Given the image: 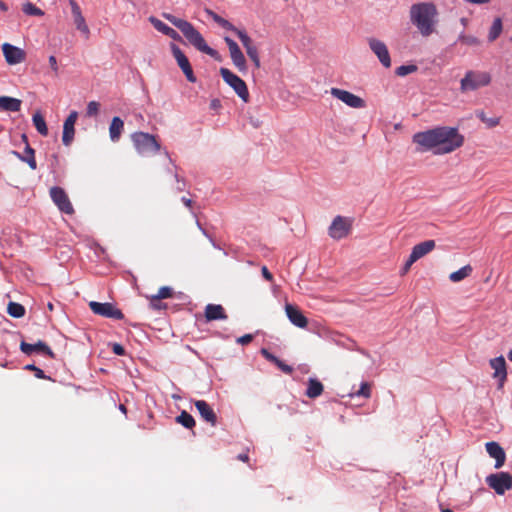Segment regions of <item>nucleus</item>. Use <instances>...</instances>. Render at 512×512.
<instances>
[{"instance_id": "f257e3e1", "label": "nucleus", "mask_w": 512, "mask_h": 512, "mask_svg": "<svg viewBox=\"0 0 512 512\" xmlns=\"http://www.w3.org/2000/svg\"><path fill=\"white\" fill-rule=\"evenodd\" d=\"M412 142L418 153L445 155L460 148L464 144V136L455 127L438 126L415 133Z\"/></svg>"}, {"instance_id": "f03ea898", "label": "nucleus", "mask_w": 512, "mask_h": 512, "mask_svg": "<svg viewBox=\"0 0 512 512\" xmlns=\"http://www.w3.org/2000/svg\"><path fill=\"white\" fill-rule=\"evenodd\" d=\"M410 21L423 37L436 33L438 10L432 2H421L410 7Z\"/></svg>"}, {"instance_id": "7ed1b4c3", "label": "nucleus", "mask_w": 512, "mask_h": 512, "mask_svg": "<svg viewBox=\"0 0 512 512\" xmlns=\"http://www.w3.org/2000/svg\"><path fill=\"white\" fill-rule=\"evenodd\" d=\"M163 16L173 26L178 28L185 36V38L188 40V42L191 45H193L197 50L211 56L215 60H221V56L219 55V53L215 49L207 45L201 33L190 22L178 18L172 14H164Z\"/></svg>"}, {"instance_id": "20e7f679", "label": "nucleus", "mask_w": 512, "mask_h": 512, "mask_svg": "<svg viewBox=\"0 0 512 512\" xmlns=\"http://www.w3.org/2000/svg\"><path fill=\"white\" fill-rule=\"evenodd\" d=\"M491 75L486 71L469 70L460 81V91L467 93L486 87L491 83Z\"/></svg>"}, {"instance_id": "39448f33", "label": "nucleus", "mask_w": 512, "mask_h": 512, "mask_svg": "<svg viewBox=\"0 0 512 512\" xmlns=\"http://www.w3.org/2000/svg\"><path fill=\"white\" fill-rule=\"evenodd\" d=\"M131 139L136 151L141 155L155 154L161 148L155 136L146 132H135L131 135Z\"/></svg>"}, {"instance_id": "423d86ee", "label": "nucleus", "mask_w": 512, "mask_h": 512, "mask_svg": "<svg viewBox=\"0 0 512 512\" xmlns=\"http://www.w3.org/2000/svg\"><path fill=\"white\" fill-rule=\"evenodd\" d=\"M220 75L223 80L235 91L239 98L247 103L250 96L246 83L227 68H220Z\"/></svg>"}, {"instance_id": "0eeeda50", "label": "nucleus", "mask_w": 512, "mask_h": 512, "mask_svg": "<svg viewBox=\"0 0 512 512\" xmlns=\"http://www.w3.org/2000/svg\"><path fill=\"white\" fill-rule=\"evenodd\" d=\"M486 484L498 495H503L512 489V475L508 472H498L486 477Z\"/></svg>"}, {"instance_id": "6e6552de", "label": "nucleus", "mask_w": 512, "mask_h": 512, "mask_svg": "<svg viewBox=\"0 0 512 512\" xmlns=\"http://www.w3.org/2000/svg\"><path fill=\"white\" fill-rule=\"evenodd\" d=\"M330 93L333 97L337 98L347 106L351 108H364L366 106V102L361 97L340 88H331Z\"/></svg>"}, {"instance_id": "1a4fd4ad", "label": "nucleus", "mask_w": 512, "mask_h": 512, "mask_svg": "<svg viewBox=\"0 0 512 512\" xmlns=\"http://www.w3.org/2000/svg\"><path fill=\"white\" fill-rule=\"evenodd\" d=\"M89 307L96 315L117 320L123 319L124 315L121 310L117 309L112 303H100L96 301L89 302Z\"/></svg>"}, {"instance_id": "9d476101", "label": "nucleus", "mask_w": 512, "mask_h": 512, "mask_svg": "<svg viewBox=\"0 0 512 512\" xmlns=\"http://www.w3.org/2000/svg\"><path fill=\"white\" fill-rule=\"evenodd\" d=\"M370 50L376 55L385 68L391 67V58L386 44L374 37L367 39Z\"/></svg>"}, {"instance_id": "9b49d317", "label": "nucleus", "mask_w": 512, "mask_h": 512, "mask_svg": "<svg viewBox=\"0 0 512 512\" xmlns=\"http://www.w3.org/2000/svg\"><path fill=\"white\" fill-rule=\"evenodd\" d=\"M352 221L346 217L336 216L329 227V235L336 240L342 239L351 231Z\"/></svg>"}, {"instance_id": "f8f14e48", "label": "nucleus", "mask_w": 512, "mask_h": 512, "mask_svg": "<svg viewBox=\"0 0 512 512\" xmlns=\"http://www.w3.org/2000/svg\"><path fill=\"white\" fill-rule=\"evenodd\" d=\"M224 41L228 46L230 57H231L233 64L235 65V67L240 72H246L247 71L246 59H245L243 52L239 48L238 44L233 39H231L230 37H227V36L224 37Z\"/></svg>"}, {"instance_id": "ddd939ff", "label": "nucleus", "mask_w": 512, "mask_h": 512, "mask_svg": "<svg viewBox=\"0 0 512 512\" xmlns=\"http://www.w3.org/2000/svg\"><path fill=\"white\" fill-rule=\"evenodd\" d=\"M171 51H172V54H173L175 60L177 61L178 66L183 71L187 80L191 83H195L196 77L193 73L192 67H191L190 62H189L188 58L186 57V55L175 44H171Z\"/></svg>"}, {"instance_id": "4468645a", "label": "nucleus", "mask_w": 512, "mask_h": 512, "mask_svg": "<svg viewBox=\"0 0 512 512\" xmlns=\"http://www.w3.org/2000/svg\"><path fill=\"white\" fill-rule=\"evenodd\" d=\"M50 196L61 212L65 214H72L74 212V208L64 189L61 187H52L50 189Z\"/></svg>"}, {"instance_id": "2eb2a0df", "label": "nucleus", "mask_w": 512, "mask_h": 512, "mask_svg": "<svg viewBox=\"0 0 512 512\" xmlns=\"http://www.w3.org/2000/svg\"><path fill=\"white\" fill-rule=\"evenodd\" d=\"M2 52L6 62L9 65H16L22 63L26 59V52L10 43H4L2 45Z\"/></svg>"}, {"instance_id": "dca6fc26", "label": "nucleus", "mask_w": 512, "mask_h": 512, "mask_svg": "<svg viewBox=\"0 0 512 512\" xmlns=\"http://www.w3.org/2000/svg\"><path fill=\"white\" fill-rule=\"evenodd\" d=\"M485 448L489 456L495 459V469H500L506 461V453L499 443L495 441L487 442Z\"/></svg>"}, {"instance_id": "f3484780", "label": "nucleus", "mask_w": 512, "mask_h": 512, "mask_svg": "<svg viewBox=\"0 0 512 512\" xmlns=\"http://www.w3.org/2000/svg\"><path fill=\"white\" fill-rule=\"evenodd\" d=\"M78 118V113L76 111H72L63 124V134H62V142L65 146H69L75 135V123Z\"/></svg>"}, {"instance_id": "a211bd4d", "label": "nucleus", "mask_w": 512, "mask_h": 512, "mask_svg": "<svg viewBox=\"0 0 512 512\" xmlns=\"http://www.w3.org/2000/svg\"><path fill=\"white\" fill-rule=\"evenodd\" d=\"M285 312L290 322L299 328H306L308 325V319L300 311V309L290 303H286Z\"/></svg>"}, {"instance_id": "6ab92c4d", "label": "nucleus", "mask_w": 512, "mask_h": 512, "mask_svg": "<svg viewBox=\"0 0 512 512\" xmlns=\"http://www.w3.org/2000/svg\"><path fill=\"white\" fill-rule=\"evenodd\" d=\"M490 366L494 370L493 377L498 379L499 388H502L507 378L506 361L503 356L490 360Z\"/></svg>"}, {"instance_id": "aec40b11", "label": "nucleus", "mask_w": 512, "mask_h": 512, "mask_svg": "<svg viewBox=\"0 0 512 512\" xmlns=\"http://www.w3.org/2000/svg\"><path fill=\"white\" fill-rule=\"evenodd\" d=\"M69 4L71 6V12L76 28L80 32H82L86 37H88L90 34V30L86 24L85 18L82 15L79 5L74 0H70Z\"/></svg>"}, {"instance_id": "412c9836", "label": "nucleus", "mask_w": 512, "mask_h": 512, "mask_svg": "<svg viewBox=\"0 0 512 512\" xmlns=\"http://www.w3.org/2000/svg\"><path fill=\"white\" fill-rule=\"evenodd\" d=\"M20 349L23 353L27 355H31L33 352H42L51 358L55 357V354L43 341H38L35 344H29L27 342L22 341L20 344Z\"/></svg>"}, {"instance_id": "4be33fe9", "label": "nucleus", "mask_w": 512, "mask_h": 512, "mask_svg": "<svg viewBox=\"0 0 512 512\" xmlns=\"http://www.w3.org/2000/svg\"><path fill=\"white\" fill-rule=\"evenodd\" d=\"M195 407L198 410L200 416L206 422L210 423L212 426H215L217 423V416L211 406L204 400L195 401Z\"/></svg>"}, {"instance_id": "5701e85b", "label": "nucleus", "mask_w": 512, "mask_h": 512, "mask_svg": "<svg viewBox=\"0 0 512 512\" xmlns=\"http://www.w3.org/2000/svg\"><path fill=\"white\" fill-rule=\"evenodd\" d=\"M204 315L208 322L215 320H226L228 317L222 305L219 304H208L205 307Z\"/></svg>"}, {"instance_id": "b1692460", "label": "nucleus", "mask_w": 512, "mask_h": 512, "mask_svg": "<svg viewBox=\"0 0 512 512\" xmlns=\"http://www.w3.org/2000/svg\"><path fill=\"white\" fill-rule=\"evenodd\" d=\"M435 245L436 244L434 240H426L424 242H421L412 248L410 256L412 257V259L417 261L420 258L427 255L428 253H430L435 248Z\"/></svg>"}, {"instance_id": "393cba45", "label": "nucleus", "mask_w": 512, "mask_h": 512, "mask_svg": "<svg viewBox=\"0 0 512 512\" xmlns=\"http://www.w3.org/2000/svg\"><path fill=\"white\" fill-rule=\"evenodd\" d=\"M149 20H150L151 24L154 26V28L156 30H158L159 32L172 38L173 40L181 41V36L175 29L169 27L168 25H166L161 20H159L155 17H150Z\"/></svg>"}, {"instance_id": "a878e982", "label": "nucleus", "mask_w": 512, "mask_h": 512, "mask_svg": "<svg viewBox=\"0 0 512 512\" xmlns=\"http://www.w3.org/2000/svg\"><path fill=\"white\" fill-rule=\"evenodd\" d=\"M22 101L10 96H0V110L5 112H18Z\"/></svg>"}, {"instance_id": "bb28decb", "label": "nucleus", "mask_w": 512, "mask_h": 512, "mask_svg": "<svg viewBox=\"0 0 512 512\" xmlns=\"http://www.w3.org/2000/svg\"><path fill=\"white\" fill-rule=\"evenodd\" d=\"M124 129L123 120L116 116L112 118V121L109 126V135L113 142H116L120 139L121 133Z\"/></svg>"}, {"instance_id": "cd10ccee", "label": "nucleus", "mask_w": 512, "mask_h": 512, "mask_svg": "<svg viewBox=\"0 0 512 512\" xmlns=\"http://www.w3.org/2000/svg\"><path fill=\"white\" fill-rule=\"evenodd\" d=\"M323 390H324V387L319 380H317L315 378H310L308 380V387L306 390L307 397L312 398V399L316 398L323 393Z\"/></svg>"}, {"instance_id": "c85d7f7f", "label": "nucleus", "mask_w": 512, "mask_h": 512, "mask_svg": "<svg viewBox=\"0 0 512 512\" xmlns=\"http://www.w3.org/2000/svg\"><path fill=\"white\" fill-rule=\"evenodd\" d=\"M15 156H17L20 160L24 161V162H27V164L29 165V167L32 169V170H35L36 167H37V164H36V160H35V152H34V149L31 148L28 144L26 145V148H25V156H22L20 153L16 152V151H13L12 152Z\"/></svg>"}, {"instance_id": "c756f323", "label": "nucleus", "mask_w": 512, "mask_h": 512, "mask_svg": "<svg viewBox=\"0 0 512 512\" xmlns=\"http://www.w3.org/2000/svg\"><path fill=\"white\" fill-rule=\"evenodd\" d=\"M503 31V24L501 18L497 17L494 19L489 32H488V41L494 42L502 33Z\"/></svg>"}, {"instance_id": "7c9ffc66", "label": "nucleus", "mask_w": 512, "mask_h": 512, "mask_svg": "<svg viewBox=\"0 0 512 512\" xmlns=\"http://www.w3.org/2000/svg\"><path fill=\"white\" fill-rule=\"evenodd\" d=\"M471 273H472V267L470 265H465L462 268H460L459 270L452 272L449 275V279L452 282L457 283V282H460L463 279L467 278L468 276H470Z\"/></svg>"}, {"instance_id": "2f4dec72", "label": "nucleus", "mask_w": 512, "mask_h": 512, "mask_svg": "<svg viewBox=\"0 0 512 512\" xmlns=\"http://www.w3.org/2000/svg\"><path fill=\"white\" fill-rule=\"evenodd\" d=\"M32 121H33V124H34L36 130L41 135H43V136H47L48 135V128H47L45 119H44V117L42 116V114L39 111H37L33 115Z\"/></svg>"}, {"instance_id": "473e14b6", "label": "nucleus", "mask_w": 512, "mask_h": 512, "mask_svg": "<svg viewBox=\"0 0 512 512\" xmlns=\"http://www.w3.org/2000/svg\"><path fill=\"white\" fill-rule=\"evenodd\" d=\"M208 14L213 19L214 22H216L219 26H221L223 29L229 30V31H236L237 27H235L231 22L224 19L223 17L219 16L213 11H208Z\"/></svg>"}, {"instance_id": "72a5a7b5", "label": "nucleus", "mask_w": 512, "mask_h": 512, "mask_svg": "<svg viewBox=\"0 0 512 512\" xmlns=\"http://www.w3.org/2000/svg\"><path fill=\"white\" fill-rule=\"evenodd\" d=\"M7 312L11 317L21 318L25 315V308L23 305L11 301L8 303Z\"/></svg>"}, {"instance_id": "f704fd0d", "label": "nucleus", "mask_w": 512, "mask_h": 512, "mask_svg": "<svg viewBox=\"0 0 512 512\" xmlns=\"http://www.w3.org/2000/svg\"><path fill=\"white\" fill-rule=\"evenodd\" d=\"M234 33L238 36L246 51L252 49L253 47H257L245 30L237 28Z\"/></svg>"}, {"instance_id": "c9c22d12", "label": "nucleus", "mask_w": 512, "mask_h": 512, "mask_svg": "<svg viewBox=\"0 0 512 512\" xmlns=\"http://www.w3.org/2000/svg\"><path fill=\"white\" fill-rule=\"evenodd\" d=\"M176 421L188 429H191L195 426L194 418L186 411H182L180 415L176 417Z\"/></svg>"}, {"instance_id": "e433bc0d", "label": "nucleus", "mask_w": 512, "mask_h": 512, "mask_svg": "<svg viewBox=\"0 0 512 512\" xmlns=\"http://www.w3.org/2000/svg\"><path fill=\"white\" fill-rule=\"evenodd\" d=\"M173 295V291L170 287L164 286L161 287L157 293V295H153L150 298V305H154V302L159 301L160 299L170 298Z\"/></svg>"}, {"instance_id": "4c0bfd02", "label": "nucleus", "mask_w": 512, "mask_h": 512, "mask_svg": "<svg viewBox=\"0 0 512 512\" xmlns=\"http://www.w3.org/2000/svg\"><path fill=\"white\" fill-rule=\"evenodd\" d=\"M22 11L26 14V15H29V16H43L44 15V12L36 7L34 4H32L31 2H26L22 5Z\"/></svg>"}, {"instance_id": "58836bf2", "label": "nucleus", "mask_w": 512, "mask_h": 512, "mask_svg": "<svg viewBox=\"0 0 512 512\" xmlns=\"http://www.w3.org/2000/svg\"><path fill=\"white\" fill-rule=\"evenodd\" d=\"M458 41L467 46H478L480 45V40L473 35H466L461 32L458 36Z\"/></svg>"}, {"instance_id": "ea45409f", "label": "nucleus", "mask_w": 512, "mask_h": 512, "mask_svg": "<svg viewBox=\"0 0 512 512\" xmlns=\"http://www.w3.org/2000/svg\"><path fill=\"white\" fill-rule=\"evenodd\" d=\"M477 117L486 124L488 128L496 127L499 122L500 118L498 117H487L486 114L483 111H480L477 113Z\"/></svg>"}, {"instance_id": "a19ab883", "label": "nucleus", "mask_w": 512, "mask_h": 512, "mask_svg": "<svg viewBox=\"0 0 512 512\" xmlns=\"http://www.w3.org/2000/svg\"><path fill=\"white\" fill-rule=\"evenodd\" d=\"M417 70H418V67L414 64L402 65L396 69L395 73L397 76L404 77L406 75L416 72Z\"/></svg>"}, {"instance_id": "79ce46f5", "label": "nucleus", "mask_w": 512, "mask_h": 512, "mask_svg": "<svg viewBox=\"0 0 512 512\" xmlns=\"http://www.w3.org/2000/svg\"><path fill=\"white\" fill-rule=\"evenodd\" d=\"M248 57L251 59V61L254 63L255 67L258 69L261 66L260 63V57L257 47H253L252 49H249L246 51Z\"/></svg>"}, {"instance_id": "37998d69", "label": "nucleus", "mask_w": 512, "mask_h": 512, "mask_svg": "<svg viewBox=\"0 0 512 512\" xmlns=\"http://www.w3.org/2000/svg\"><path fill=\"white\" fill-rule=\"evenodd\" d=\"M357 396H363L365 398H369L371 396L370 384L367 382H363L361 384L360 389L356 392Z\"/></svg>"}, {"instance_id": "c03bdc74", "label": "nucleus", "mask_w": 512, "mask_h": 512, "mask_svg": "<svg viewBox=\"0 0 512 512\" xmlns=\"http://www.w3.org/2000/svg\"><path fill=\"white\" fill-rule=\"evenodd\" d=\"M100 104L96 101H90L87 105V115L96 116L99 112Z\"/></svg>"}, {"instance_id": "a18cd8bd", "label": "nucleus", "mask_w": 512, "mask_h": 512, "mask_svg": "<svg viewBox=\"0 0 512 512\" xmlns=\"http://www.w3.org/2000/svg\"><path fill=\"white\" fill-rule=\"evenodd\" d=\"M274 364L284 373L286 374H291L293 372V368L284 363L282 360H280L279 358H276V361H274Z\"/></svg>"}, {"instance_id": "49530a36", "label": "nucleus", "mask_w": 512, "mask_h": 512, "mask_svg": "<svg viewBox=\"0 0 512 512\" xmlns=\"http://www.w3.org/2000/svg\"><path fill=\"white\" fill-rule=\"evenodd\" d=\"M25 369L27 370H31V371H34L35 373V376L39 379H46L47 376L44 374L43 370H41L40 368L36 367L35 365L33 364H29L25 367Z\"/></svg>"}, {"instance_id": "de8ad7c7", "label": "nucleus", "mask_w": 512, "mask_h": 512, "mask_svg": "<svg viewBox=\"0 0 512 512\" xmlns=\"http://www.w3.org/2000/svg\"><path fill=\"white\" fill-rule=\"evenodd\" d=\"M48 61H49V64H50L51 69H52V70H53V72H54V75H55V76H58V70H59V68H58V63H57V59H56V57H55V56H53V55H51V56L49 57Z\"/></svg>"}, {"instance_id": "09e8293b", "label": "nucleus", "mask_w": 512, "mask_h": 512, "mask_svg": "<svg viewBox=\"0 0 512 512\" xmlns=\"http://www.w3.org/2000/svg\"><path fill=\"white\" fill-rule=\"evenodd\" d=\"M253 340V335L252 334H245L239 338H237V343L238 344H241V345H247L249 344L251 341Z\"/></svg>"}, {"instance_id": "8fccbe9b", "label": "nucleus", "mask_w": 512, "mask_h": 512, "mask_svg": "<svg viewBox=\"0 0 512 512\" xmlns=\"http://www.w3.org/2000/svg\"><path fill=\"white\" fill-rule=\"evenodd\" d=\"M416 261L414 259H412L411 256H409L408 260L406 261V263L404 264L402 270H401V274L402 275H405L411 268V266L413 265V263H415Z\"/></svg>"}, {"instance_id": "3c124183", "label": "nucleus", "mask_w": 512, "mask_h": 512, "mask_svg": "<svg viewBox=\"0 0 512 512\" xmlns=\"http://www.w3.org/2000/svg\"><path fill=\"white\" fill-rule=\"evenodd\" d=\"M261 354L270 362L274 363L276 361V356H274L272 353H270L267 349L262 348Z\"/></svg>"}, {"instance_id": "603ef678", "label": "nucleus", "mask_w": 512, "mask_h": 512, "mask_svg": "<svg viewBox=\"0 0 512 512\" xmlns=\"http://www.w3.org/2000/svg\"><path fill=\"white\" fill-rule=\"evenodd\" d=\"M261 354L270 362L274 363L276 361V356H274L272 353H270L267 349L262 348Z\"/></svg>"}, {"instance_id": "864d4df0", "label": "nucleus", "mask_w": 512, "mask_h": 512, "mask_svg": "<svg viewBox=\"0 0 512 512\" xmlns=\"http://www.w3.org/2000/svg\"><path fill=\"white\" fill-rule=\"evenodd\" d=\"M112 350L116 355H124L125 353L123 346L119 343H114L112 346Z\"/></svg>"}, {"instance_id": "5fc2aeb1", "label": "nucleus", "mask_w": 512, "mask_h": 512, "mask_svg": "<svg viewBox=\"0 0 512 512\" xmlns=\"http://www.w3.org/2000/svg\"><path fill=\"white\" fill-rule=\"evenodd\" d=\"M222 107L221 101L217 98L212 99L210 102V108L212 110L218 111Z\"/></svg>"}, {"instance_id": "6e6d98bb", "label": "nucleus", "mask_w": 512, "mask_h": 512, "mask_svg": "<svg viewBox=\"0 0 512 512\" xmlns=\"http://www.w3.org/2000/svg\"><path fill=\"white\" fill-rule=\"evenodd\" d=\"M261 272H262L263 277L266 280H268V281H272L273 280V275L269 272V270L267 269L266 266L262 267Z\"/></svg>"}, {"instance_id": "4d7b16f0", "label": "nucleus", "mask_w": 512, "mask_h": 512, "mask_svg": "<svg viewBox=\"0 0 512 512\" xmlns=\"http://www.w3.org/2000/svg\"><path fill=\"white\" fill-rule=\"evenodd\" d=\"M237 458L243 462H247L249 460V456L247 453L239 454Z\"/></svg>"}, {"instance_id": "13d9d810", "label": "nucleus", "mask_w": 512, "mask_h": 512, "mask_svg": "<svg viewBox=\"0 0 512 512\" xmlns=\"http://www.w3.org/2000/svg\"><path fill=\"white\" fill-rule=\"evenodd\" d=\"M0 10L2 12H6L8 10V6L2 0H0Z\"/></svg>"}, {"instance_id": "bf43d9fd", "label": "nucleus", "mask_w": 512, "mask_h": 512, "mask_svg": "<svg viewBox=\"0 0 512 512\" xmlns=\"http://www.w3.org/2000/svg\"><path fill=\"white\" fill-rule=\"evenodd\" d=\"M460 23H461V25H462L463 27H466V26L468 25V23H469V20H468V18L462 17V18L460 19Z\"/></svg>"}, {"instance_id": "052dcab7", "label": "nucleus", "mask_w": 512, "mask_h": 512, "mask_svg": "<svg viewBox=\"0 0 512 512\" xmlns=\"http://www.w3.org/2000/svg\"><path fill=\"white\" fill-rule=\"evenodd\" d=\"M183 202H184V204H185L187 207H191V205H192V200H191V199L183 198Z\"/></svg>"}, {"instance_id": "680f3d73", "label": "nucleus", "mask_w": 512, "mask_h": 512, "mask_svg": "<svg viewBox=\"0 0 512 512\" xmlns=\"http://www.w3.org/2000/svg\"><path fill=\"white\" fill-rule=\"evenodd\" d=\"M150 306H151L152 308H154V309H160V308H161V305H160L159 301L154 302V305H150Z\"/></svg>"}, {"instance_id": "e2e57ef3", "label": "nucleus", "mask_w": 512, "mask_h": 512, "mask_svg": "<svg viewBox=\"0 0 512 512\" xmlns=\"http://www.w3.org/2000/svg\"><path fill=\"white\" fill-rule=\"evenodd\" d=\"M119 409H120L122 412L126 413V407H125L123 404H120Z\"/></svg>"}, {"instance_id": "0e129e2a", "label": "nucleus", "mask_w": 512, "mask_h": 512, "mask_svg": "<svg viewBox=\"0 0 512 512\" xmlns=\"http://www.w3.org/2000/svg\"><path fill=\"white\" fill-rule=\"evenodd\" d=\"M47 307L50 311L54 310V305L52 303H48Z\"/></svg>"}, {"instance_id": "69168bd1", "label": "nucleus", "mask_w": 512, "mask_h": 512, "mask_svg": "<svg viewBox=\"0 0 512 512\" xmlns=\"http://www.w3.org/2000/svg\"><path fill=\"white\" fill-rule=\"evenodd\" d=\"M508 359H509L510 361H512V349H511V350L509 351V353H508Z\"/></svg>"}, {"instance_id": "338daca9", "label": "nucleus", "mask_w": 512, "mask_h": 512, "mask_svg": "<svg viewBox=\"0 0 512 512\" xmlns=\"http://www.w3.org/2000/svg\"><path fill=\"white\" fill-rule=\"evenodd\" d=\"M22 139L27 143V136L25 134L22 135Z\"/></svg>"}, {"instance_id": "774afa93", "label": "nucleus", "mask_w": 512, "mask_h": 512, "mask_svg": "<svg viewBox=\"0 0 512 512\" xmlns=\"http://www.w3.org/2000/svg\"><path fill=\"white\" fill-rule=\"evenodd\" d=\"M441 512H452L450 509H443Z\"/></svg>"}]
</instances>
